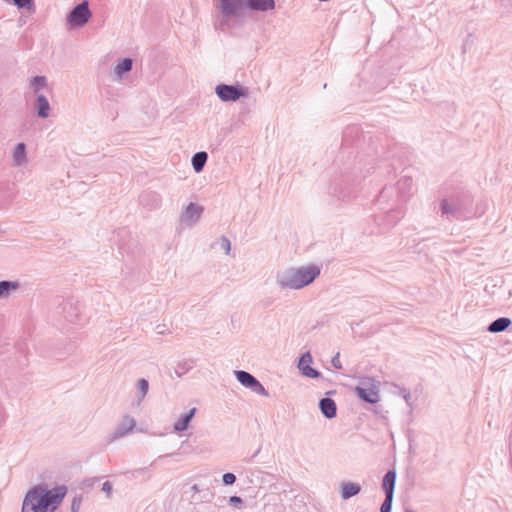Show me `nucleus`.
<instances>
[{
	"label": "nucleus",
	"mask_w": 512,
	"mask_h": 512,
	"mask_svg": "<svg viewBox=\"0 0 512 512\" xmlns=\"http://www.w3.org/2000/svg\"><path fill=\"white\" fill-rule=\"evenodd\" d=\"M473 202L472 194L468 190L458 187L440 200V215L448 221H464L481 215L482 212H478Z\"/></svg>",
	"instance_id": "f257e3e1"
},
{
	"label": "nucleus",
	"mask_w": 512,
	"mask_h": 512,
	"mask_svg": "<svg viewBox=\"0 0 512 512\" xmlns=\"http://www.w3.org/2000/svg\"><path fill=\"white\" fill-rule=\"evenodd\" d=\"M67 494L65 485L48 489L38 484L26 493L21 512H55Z\"/></svg>",
	"instance_id": "f03ea898"
},
{
	"label": "nucleus",
	"mask_w": 512,
	"mask_h": 512,
	"mask_svg": "<svg viewBox=\"0 0 512 512\" xmlns=\"http://www.w3.org/2000/svg\"><path fill=\"white\" fill-rule=\"evenodd\" d=\"M320 272V267L315 264L299 268H288L277 272L276 283L284 290H299L314 282L320 275Z\"/></svg>",
	"instance_id": "7ed1b4c3"
},
{
	"label": "nucleus",
	"mask_w": 512,
	"mask_h": 512,
	"mask_svg": "<svg viewBox=\"0 0 512 512\" xmlns=\"http://www.w3.org/2000/svg\"><path fill=\"white\" fill-rule=\"evenodd\" d=\"M360 183V179L358 177L352 176L350 173H346L341 175V177L336 178L330 185V193L334 197H337L342 200H349L356 194V188Z\"/></svg>",
	"instance_id": "20e7f679"
},
{
	"label": "nucleus",
	"mask_w": 512,
	"mask_h": 512,
	"mask_svg": "<svg viewBox=\"0 0 512 512\" xmlns=\"http://www.w3.org/2000/svg\"><path fill=\"white\" fill-rule=\"evenodd\" d=\"M404 216L402 207L389 208V210L374 217L375 227L366 231L369 235L384 234L393 228Z\"/></svg>",
	"instance_id": "39448f33"
},
{
	"label": "nucleus",
	"mask_w": 512,
	"mask_h": 512,
	"mask_svg": "<svg viewBox=\"0 0 512 512\" xmlns=\"http://www.w3.org/2000/svg\"><path fill=\"white\" fill-rule=\"evenodd\" d=\"M215 93L223 102H236L240 98L248 97L249 89L240 84H218L215 87Z\"/></svg>",
	"instance_id": "423d86ee"
},
{
	"label": "nucleus",
	"mask_w": 512,
	"mask_h": 512,
	"mask_svg": "<svg viewBox=\"0 0 512 512\" xmlns=\"http://www.w3.org/2000/svg\"><path fill=\"white\" fill-rule=\"evenodd\" d=\"M92 17L89 2L84 0L74 6L67 14V23L74 28H81L86 25Z\"/></svg>",
	"instance_id": "0eeeda50"
},
{
	"label": "nucleus",
	"mask_w": 512,
	"mask_h": 512,
	"mask_svg": "<svg viewBox=\"0 0 512 512\" xmlns=\"http://www.w3.org/2000/svg\"><path fill=\"white\" fill-rule=\"evenodd\" d=\"M57 313L61 314L68 322H76L80 315L78 302L73 298L63 300L57 308Z\"/></svg>",
	"instance_id": "6e6552de"
},
{
	"label": "nucleus",
	"mask_w": 512,
	"mask_h": 512,
	"mask_svg": "<svg viewBox=\"0 0 512 512\" xmlns=\"http://www.w3.org/2000/svg\"><path fill=\"white\" fill-rule=\"evenodd\" d=\"M397 188L395 185L385 186L377 197V204L382 208L389 206V208L401 207L404 202H396Z\"/></svg>",
	"instance_id": "1a4fd4ad"
},
{
	"label": "nucleus",
	"mask_w": 512,
	"mask_h": 512,
	"mask_svg": "<svg viewBox=\"0 0 512 512\" xmlns=\"http://www.w3.org/2000/svg\"><path fill=\"white\" fill-rule=\"evenodd\" d=\"M136 426V421L133 417L126 415L122 421L117 425L114 432L110 435L108 442H113L119 438L124 437L131 432Z\"/></svg>",
	"instance_id": "9d476101"
},
{
	"label": "nucleus",
	"mask_w": 512,
	"mask_h": 512,
	"mask_svg": "<svg viewBox=\"0 0 512 512\" xmlns=\"http://www.w3.org/2000/svg\"><path fill=\"white\" fill-rule=\"evenodd\" d=\"M397 200L396 202H406L412 195L413 180L410 176L401 177L396 183Z\"/></svg>",
	"instance_id": "9b49d317"
},
{
	"label": "nucleus",
	"mask_w": 512,
	"mask_h": 512,
	"mask_svg": "<svg viewBox=\"0 0 512 512\" xmlns=\"http://www.w3.org/2000/svg\"><path fill=\"white\" fill-rule=\"evenodd\" d=\"M312 363V356L310 352L303 353L298 362V368L301 371V374L305 377L309 378H319L321 376V373L312 368L310 364Z\"/></svg>",
	"instance_id": "f8f14e48"
},
{
	"label": "nucleus",
	"mask_w": 512,
	"mask_h": 512,
	"mask_svg": "<svg viewBox=\"0 0 512 512\" xmlns=\"http://www.w3.org/2000/svg\"><path fill=\"white\" fill-rule=\"evenodd\" d=\"M139 201L143 207L150 210L158 209L162 205V197L155 191H144L140 195Z\"/></svg>",
	"instance_id": "ddd939ff"
},
{
	"label": "nucleus",
	"mask_w": 512,
	"mask_h": 512,
	"mask_svg": "<svg viewBox=\"0 0 512 512\" xmlns=\"http://www.w3.org/2000/svg\"><path fill=\"white\" fill-rule=\"evenodd\" d=\"M318 407L322 415L327 419H333L337 416V405L332 398H321L319 400Z\"/></svg>",
	"instance_id": "4468645a"
},
{
	"label": "nucleus",
	"mask_w": 512,
	"mask_h": 512,
	"mask_svg": "<svg viewBox=\"0 0 512 512\" xmlns=\"http://www.w3.org/2000/svg\"><path fill=\"white\" fill-rule=\"evenodd\" d=\"M275 0H245V7L251 11L267 12L275 9Z\"/></svg>",
	"instance_id": "2eb2a0df"
},
{
	"label": "nucleus",
	"mask_w": 512,
	"mask_h": 512,
	"mask_svg": "<svg viewBox=\"0 0 512 512\" xmlns=\"http://www.w3.org/2000/svg\"><path fill=\"white\" fill-rule=\"evenodd\" d=\"M355 394L363 402L375 404L379 401V393L375 388L355 387Z\"/></svg>",
	"instance_id": "dca6fc26"
},
{
	"label": "nucleus",
	"mask_w": 512,
	"mask_h": 512,
	"mask_svg": "<svg viewBox=\"0 0 512 512\" xmlns=\"http://www.w3.org/2000/svg\"><path fill=\"white\" fill-rule=\"evenodd\" d=\"M35 112L39 118L46 119L50 115V104L47 97L43 94H38L35 100Z\"/></svg>",
	"instance_id": "f3484780"
},
{
	"label": "nucleus",
	"mask_w": 512,
	"mask_h": 512,
	"mask_svg": "<svg viewBox=\"0 0 512 512\" xmlns=\"http://www.w3.org/2000/svg\"><path fill=\"white\" fill-rule=\"evenodd\" d=\"M196 408H191L189 411L182 413L179 419L174 423L173 429L175 432H183L188 429L191 420L195 416Z\"/></svg>",
	"instance_id": "a211bd4d"
},
{
	"label": "nucleus",
	"mask_w": 512,
	"mask_h": 512,
	"mask_svg": "<svg viewBox=\"0 0 512 512\" xmlns=\"http://www.w3.org/2000/svg\"><path fill=\"white\" fill-rule=\"evenodd\" d=\"M396 471L394 469L388 470L382 479V489L384 494L394 495L396 484Z\"/></svg>",
	"instance_id": "6ab92c4d"
},
{
	"label": "nucleus",
	"mask_w": 512,
	"mask_h": 512,
	"mask_svg": "<svg viewBox=\"0 0 512 512\" xmlns=\"http://www.w3.org/2000/svg\"><path fill=\"white\" fill-rule=\"evenodd\" d=\"M132 67L133 61L131 58L127 57L118 59L114 67V74L118 77V79H122L125 74L132 70Z\"/></svg>",
	"instance_id": "aec40b11"
},
{
	"label": "nucleus",
	"mask_w": 512,
	"mask_h": 512,
	"mask_svg": "<svg viewBox=\"0 0 512 512\" xmlns=\"http://www.w3.org/2000/svg\"><path fill=\"white\" fill-rule=\"evenodd\" d=\"M361 491V486L358 483L354 482H343L341 484V498L343 500H348L356 495H358Z\"/></svg>",
	"instance_id": "412c9836"
},
{
	"label": "nucleus",
	"mask_w": 512,
	"mask_h": 512,
	"mask_svg": "<svg viewBox=\"0 0 512 512\" xmlns=\"http://www.w3.org/2000/svg\"><path fill=\"white\" fill-rule=\"evenodd\" d=\"M512 325V320L508 317H499L492 321L487 330L491 333H500L507 330Z\"/></svg>",
	"instance_id": "4be33fe9"
},
{
	"label": "nucleus",
	"mask_w": 512,
	"mask_h": 512,
	"mask_svg": "<svg viewBox=\"0 0 512 512\" xmlns=\"http://www.w3.org/2000/svg\"><path fill=\"white\" fill-rule=\"evenodd\" d=\"M13 163L15 166H21L26 162V144L17 143L12 153Z\"/></svg>",
	"instance_id": "5701e85b"
},
{
	"label": "nucleus",
	"mask_w": 512,
	"mask_h": 512,
	"mask_svg": "<svg viewBox=\"0 0 512 512\" xmlns=\"http://www.w3.org/2000/svg\"><path fill=\"white\" fill-rule=\"evenodd\" d=\"M208 160V154L205 151H200L192 156L191 163L194 171L200 173L203 171L204 166Z\"/></svg>",
	"instance_id": "b1692460"
},
{
	"label": "nucleus",
	"mask_w": 512,
	"mask_h": 512,
	"mask_svg": "<svg viewBox=\"0 0 512 512\" xmlns=\"http://www.w3.org/2000/svg\"><path fill=\"white\" fill-rule=\"evenodd\" d=\"M219 9L222 15L226 18L236 16L234 0H219Z\"/></svg>",
	"instance_id": "393cba45"
},
{
	"label": "nucleus",
	"mask_w": 512,
	"mask_h": 512,
	"mask_svg": "<svg viewBox=\"0 0 512 512\" xmlns=\"http://www.w3.org/2000/svg\"><path fill=\"white\" fill-rule=\"evenodd\" d=\"M195 367V360L193 359H184L177 363L175 367V374L177 377H182L186 373H188L191 369Z\"/></svg>",
	"instance_id": "a878e982"
},
{
	"label": "nucleus",
	"mask_w": 512,
	"mask_h": 512,
	"mask_svg": "<svg viewBox=\"0 0 512 512\" xmlns=\"http://www.w3.org/2000/svg\"><path fill=\"white\" fill-rule=\"evenodd\" d=\"M136 388L138 390V395L136 398L137 406H140L144 398L146 397L149 391V382L145 378H141L136 383Z\"/></svg>",
	"instance_id": "bb28decb"
},
{
	"label": "nucleus",
	"mask_w": 512,
	"mask_h": 512,
	"mask_svg": "<svg viewBox=\"0 0 512 512\" xmlns=\"http://www.w3.org/2000/svg\"><path fill=\"white\" fill-rule=\"evenodd\" d=\"M20 284L18 281L2 280L0 281V298H7L11 291H15L19 288Z\"/></svg>",
	"instance_id": "cd10ccee"
},
{
	"label": "nucleus",
	"mask_w": 512,
	"mask_h": 512,
	"mask_svg": "<svg viewBox=\"0 0 512 512\" xmlns=\"http://www.w3.org/2000/svg\"><path fill=\"white\" fill-rule=\"evenodd\" d=\"M203 211L202 206L196 203H189L186 207L184 217L187 220H198Z\"/></svg>",
	"instance_id": "c85d7f7f"
},
{
	"label": "nucleus",
	"mask_w": 512,
	"mask_h": 512,
	"mask_svg": "<svg viewBox=\"0 0 512 512\" xmlns=\"http://www.w3.org/2000/svg\"><path fill=\"white\" fill-rule=\"evenodd\" d=\"M245 388H249L252 392L258 395H262L265 397L269 396L268 391L255 376L253 377V379H251V381Z\"/></svg>",
	"instance_id": "c756f323"
},
{
	"label": "nucleus",
	"mask_w": 512,
	"mask_h": 512,
	"mask_svg": "<svg viewBox=\"0 0 512 512\" xmlns=\"http://www.w3.org/2000/svg\"><path fill=\"white\" fill-rule=\"evenodd\" d=\"M245 388H249L252 392L258 395H262L265 397L269 396L268 391L255 376L253 377V379H251V381Z\"/></svg>",
	"instance_id": "7c9ffc66"
},
{
	"label": "nucleus",
	"mask_w": 512,
	"mask_h": 512,
	"mask_svg": "<svg viewBox=\"0 0 512 512\" xmlns=\"http://www.w3.org/2000/svg\"><path fill=\"white\" fill-rule=\"evenodd\" d=\"M30 86L35 93L47 86V78L42 75L34 76L30 81Z\"/></svg>",
	"instance_id": "2f4dec72"
},
{
	"label": "nucleus",
	"mask_w": 512,
	"mask_h": 512,
	"mask_svg": "<svg viewBox=\"0 0 512 512\" xmlns=\"http://www.w3.org/2000/svg\"><path fill=\"white\" fill-rule=\"evenodd\" d=\"M234 375L237 381L244 387H246L254 377L251 373L244 370H235Z\"/></svg>",
	"instance_id": "473e14b6"
},
{
	"label": "nucleus",
	"mask_w": 512,
	"mask_h": 512,
	"mask_svg": "<svg viewBox=\"0 0 512 512\" xmlns=\"http://www.w3.org/2000/svg\"><path fill=\"white\" fill-rule=\"evenodd\" d=\"M394 495L385 494V499L380 507V512H391Z\"/></svg>",
	"instance_id": "72a5a7b5"
},
{
	"label": "nucleus",
	"mask_w": 512,
	"mask_h": 512,
	"mask_svg": "<svg viewBox=\"0 0 512 512\" xmlns=\"http://www.w3.org/2000/svg\"><path fill=\"white\" fill-rule=\"evenodd\" d=\"M15 6L19 9H31L34 7V0H13Z\"/></svg>",
	"instance_id": "f704fd0d"
},
{
	"label": "nucleus",
	"mask_w": 512,
	"mask_h": 512,
	"mask_svg": "<svg viewBox=\"0 0 512 512\" xmlns=\"http://www.w3.org/2000/svg\"><path fill=\"white\" fill-rule=\"evenodd\" d=\"M222 482L225 486H231L236 482L235 474L231 472L224 473L222 476Z\"/></svg>",
	"instance_id": "c9c22d12"
},
{
	"label": "nucleus",
	"mask_w": 512,
	"mask_h": 512,
	"mask_svg": "<svg viewBox=\"0 0 512 512\" xmlns=\"http://www.w3.org/2000/svg\"><path fill=\"white\" fill-rule=\"evenodd\" d=\"M81 503H82V497L81 496H75L72 499L71 508H70L71 512H79Z\"/></svg>",
	"instance_id": "e433bc0d"
},
{
	"label": "nucleus",
	"mask_w": 512,
	"mask_h": 512,
	"mask_svg": "<svg viewBox=\"0 0 512 512\" xmlns=\"http://www.w3.org/2000/svg\"><path fill=\"white\" fill-rule=\"evenodd\" d=\"M221 247L225 250L226 254H229L231 250V242L226 236L221 237Z\"/></svg>",
	"instance_id": "4c0bfd02"
},
{
	"label": "nucleus",
	"mask_w": 512,
	"mask_h": 512,
	"mask_svg": "<svg viewBox=\"0 0 512 512\" xmlns=\"http://www.w3.org/2000/svg\"><path fill=\"white\" fill-rule=\"evenodd\" d=\"M229 504L233 507H240L243 504V499L239 496H231L229 498Z\"/></svg>",
	"instance_id": "58836bf2"
},
{
	"label": "nucleus",
	"mask_w": 512,
	"mask_h": 512,
	"mask_svg": "<svg viewBox=\"0 0 512 512\" xmlns=\"http://www.w3.org/2000/svg\"><path fill=\"white\" fill-rule=\"evenodd\" d=\"M331 364H332V366H333L334 368H336V369H342V364H341V362H340V354H339V352H338V353H336V354L332 357V359H331Z\"/></svg>",
	"instance_id": "ea45409f"
},
{
	"label": "nucleus",
	"mask_w": 512,
	"mask_h": 512,
	"mask_svg": "<svg viewBox=\"0 0 512 512\" xmlns=\"http://www.w3.org/2000/svg\"><path fill=\"white\" fill-rule=\"evenodd\" d=\"M400 395L404 398L406 403L411 406L410 399H411V393L406 388H403L400 390Z\"/></svg>",
	"instance_id": "a19ab883"
},
{
	"label": "nucleus",
	"mask_w": 512,
	"mask_h": 512,
	"mask_svg": "<svg viewBox=\"0 0 512 512\" xmlns=\"http://www.w3.org/2000/svg\"><path fill=\"white\" fill-rule=\"evenodd\" d=\"M102 490L107 494V497L110 498L112 493V484L109 481H106L102 485Z\"/></svg>",
	"instance_id": "79ce46f5"
},
{
	"label": "nucleus",
	"mask_w": 512,
	"mask_h": 512,
	"mask_svg": "<svg viewBox=\"0 0 512 512\" xmlns=\"http://www.w3.org/2000/svg\"><path fill=\"white\" fill-rule=\"evenodd\" d=\"M235 9H236V16H238L239 10H241L243 7H245V1L243 0H234Z\"/></svg>",
	"instance_id": "37998d69"
},
{
	"label": "nucleus",
	"mask_w": 512,
	"mask_h": 512,
	"mask_svg": "<svg viewBox=\"0 0 512 512\" xmlns=\"http://www.w3.org/2000/svg\"><path fill=\"white\" fill-rule=\"evenodd\" d=\"M147 471H148V467H142V468L135 469L134 471L131 472V474H132V477H137L138 475L143 474Z\"/></svg>",
	"instance_id": "c03bdc74"
},
{
	"label": "nucleus",
	"mask_w": 512,
	"mask_h": 512,
	"mask_svg": "<svg viewBox=\"0 0 512 512\" xmlns=\"http://www.w3.org/2000/svg\"><path fill=\"white\" fill-rule=\"evenodd\" d=\"M191 489L194 491V492H199V487L197 484H194Z\"/></svg>",
	"instance_id": "a18cd8bd"
},
{
	"label": "nucleus",
	"mask_w": 512,
	"mask_h": 512,
	"mask_svg": "<svg viewBox=\"0 0 512 512\" xmlns=\"http://www.w3.org/2000/svg\"><path fill=\"white\" fill-rule=\"evenodd\" d=\"M118 116V112L115 111V113L112 115V119L114 120Z\"/></svg>",
	"instance_id": "49530a36"
},
{
	"label": "nucleus",
	"mask_w": 512,
	"mask_h": 512,
	"mask_svg": "<svg viewBox=\"0 0 512 512\" xmlns=\"http://www.w3.org/2000/svg\"><path fill=\"white\" fill-rule=\"evenodd\" d=\"M260 452V449H257V451L254 453L253 456H256Z\"/></svg>",
	"instance_id": "de8ad7c7"
}]
</instances>
